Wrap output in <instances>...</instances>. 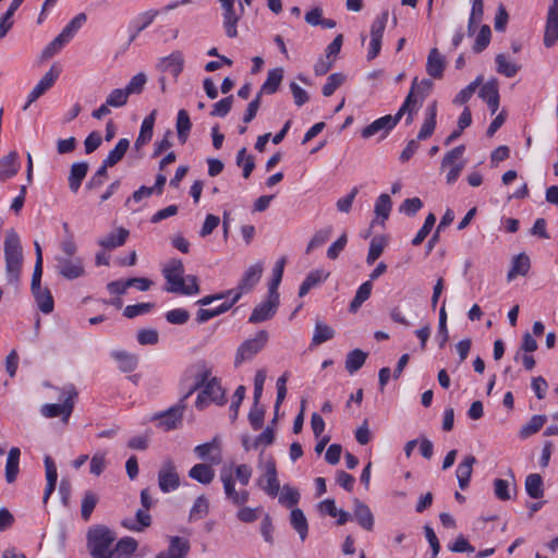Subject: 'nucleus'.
<instances>
[{"instance_id": "nucleus-34", "label": "nucleus", "mask_w": 558, "mask_h": 558, "mask_svg": "<svg viewBox=\"0 0 558 558\" xmlns=\"http://www.w3.org/2000/svg\"><path fill=\"white\" fill-rule=\"evenodd\" d=\"M111 355L118 362L119 368L124 373L133 372L137 367L138 357L135 354L118 350L113 351Z\"/></svg>"}, {"instance_id": "nucleus-1", "label": "nucleus", "mask_w": 558, "mask_h": 558, "mask_svg": "<svg viewBox=\"0 0 558 558\" xmlns=\"http://www.w3.org/2000/svg\"><path fill=\"white\" fill-rule=\"evenodd\" d=\"M196 398L195 405L197 409L203 410L210 400L219 405L226 402V392L222 389L220 381L216 377H211V371L205 365H202L195 375V384L183 396L186 400L195 390L201 389Z\"/></svg>"}, {"instance_id": "nucleus-22", "label": "nucleus", "mask_w": 558, "mask_h": 558, "mask_svg": "<svg viewBox=\"0 0 558 558\" xmlns=\"http://www.w3.org/2000/svg\"><path fill=\"white\" fill-rule=\"evenodd\" d=\"M446 66V60L437 48H432L427 56L426 72L434 78H441Z\"/></svg>"}, {"instance_id": "nucleus-20", "label": "nucleus", "mask_w": 558, "mask_h": 558, "mask_svg": "<svg viewBox=\"0 0 558 558\" xmlns=\"http://www.w3.org/2000/svg\"><path fill=\"white\" fill-rule=\"evenodd\" d=\"M189 550L190 543L187 539L173 536L170 539L168 549L159 553L156 558H184Z\"/></svg>"}, {"instance_id": "nucleus-59", "label": "nucleus", "mask_w": 558, "mask_h": 558, "mask_svg": "<svg viewBox=\"0 0 558 558\" xmlns=\"http://www.w3.org/2000/svg\"><path fill=\"white\" fill-rule=\"evenodd\" d=\"M129 95L124 88H116L106 98L107 105L112 108H121L128 104Z\"/></svg>"}, {"instance_id": "nucleus-37", "label": "nucleus", "mask_w": 558, "mask_h": 558, "mask_svg": "<svg viewBox=\"0 0 558 558\" xmlns=\"http://www.w3.org/2000/svg\"><path fill=\"white\" fill-rule=\"evenodd\" d=\"M32 293L34 295L38 308L43 313L49 314L53 311V298L47 288L43 289L41 287H38V289L32 290Z\"/></svg>"}, {"instance_id": "nucleus-52", "label": "nucleus", "mask_w": 558, "mask_h": 558, "mask_svg": "<svg viewBox=\"0 0 558 558\" xmlns=\"http://www.w3.org/2000/svg\"><path fill=\"white\" fill-rule=\"evenodd\" d=\"M497 72L505 75L506 77H513L520 70V66L509 61L505 53H498L496 56Z\"/></svg>"}, {"instance_id": "nucleus-53", "label": "nucleus", "mask_w": 558, "mask_h": 558, "mask_svg": "<svg viewBox=\"0 0 558 558\" xmlns=\"http://www.w3.org/2000/svg\"><path fill=\"white\" fill-rule=\"evenodd\" d=\"M478 96L485 102L499 99L498 81L496 78H492L488 82L484 83L480 88Z\"/></svg>"}, {"instance_id": "nucleus-13", "label": "nucleus", "mask_w": 558, "mask_h": 558, "mask_svg": "<svg viewBox=\"0 0 558 558\" xmlns=\"http://www.w3.org/2000/svg\"><path fill=\"white\" fill-rule=\"evenodd\" d=\"M221 8L223 10V27L226 34L230 38H234L238 36V22L241 19V14H238L234 8L235 0H219ZM241 12H243L244 8L240 3Z\"/></svg>"}, {"instance_id": "nucleus-61", "label": "nucleus", "mask_w": 558, "mask_h": 558, "mask_svg": "<svg viewBox=\"0 0 558 558\" xmlns=\"http://www.w3.org/2000/svg\"><path fill=\"white\" fill-rule=\"evenodd\" d=\"M389 13L388 11H383L372 23L371 25V37H376L383 39V35L386 28V24L388 22Z\"/></svg>"}, {"instance_id": "nucleus-10", "label": "nucleus", "mask_w": 558, "mask_h": 558, "mask_svg": "<svg viewBox=\"0 0 558 558\" xmlns=\"http://www.w3.org/2000/svg\"><path fill=\"white\" fill-rule=\"evenodd\" d=\"M158 486L162 493L175 490L180 486V476L171 459L165 460L160 466Z\"/></svg>"}, {"instance_id": "nucleus-27", "label": "nucleus", "mask_w": 558, "mask_h": 558, "mask_svg": "<svg viewBox=\"0 0 558 558\" xmlns=\"http://www.w3.org/2000/svg\"><path fill=\"white\" fill-rule=\"evenodd\" d=\"M436 116L437 104L434 101L426 108V119L417 134V141L427 140L433 135L436 128Z\"/></svg>"}, {"instance_id": "nucleus-14", "label": "nucleus", "mask_w": 558, "mask_h": 558, "mask_svg": "<svg viewBox=\"0 0 558 558\" xmlns=\"http://www.w3.org/2000/svg\"><path fill=\"white\" fill-rule=\"evenodd\" d=\"M400 120L398 117L387 114L385 117H381L375 121H373L371 124L365 126L361 131V136L363 138H369L378 133H383V135H387L399 122Z\"/></svg>"}, {"instance_id": "nucleus-32", "label": "nucleus", "mask_w": 558, "mask_h": 558, "mask_svg": "<svg viewBox=\"0 0 558 558\" xmlns=\"http://www.w3.org/2000/svg\"><path fill=\"white\" fill-rule=\"evenodd\" d=\"M88 171L87 162H76L71 166L69 174V187L71 192L76 193Z\"/></svg>"}, {"instance_id": "nucleus-64", "label": "nucleus", "mask_w": 558, "mask_h": 558, "mask_svg": "<svg viewBox=\"0 0 558 558\" xmlns=\"http://www.w3.org/2000/svg\"><path fill=\"white\" fill-rule=\"evenodd\" d=\"M275 441V430L271 426L266 427V429L258 435L253 441V449H258L260 447L266 448L270 446Z\"/></svg>"}, {"instance_id": "nucleus-6", "label": "nucleus", "mask_w": 558, "mask_h": 558, "mask_svg": "<svg viewBox=\"0 0 558 558\" xmlns=\"http://www.w3.org/2000/svg\"><path fill=\"white\" fill-rule=\"evenodd\" d=\"M264 267L262 263L251 265L243 274L238 286L234 289L228 290L227 294L232 295L231 301L235 304L243 294L251 292L260 280Z\"/></svg>"}, {"instance_id": "nucleus-45", "label": "nucleus", "mask_w": 558, "mask_h": 558, "mask_svg": "<svg viewBox=\"0 0 558 558\" xmlns=\"http://www.w3.org/2000/svg\"><path fill=\"white\" fill-rule=\"evenodd\" d=\"M525 490L531 498L538 499L544 495L543 480L539 474L533 473L525 478Z\"/></svg>"}, {"instance_id": "nucleus-5", "label": "nucleus", "mask_w": 558, "mask_h": 558, "mask_svg": "<svg viewBox=\"0 0 558 558\" xmlns=\"http://www.w3.org/2000/svg\"><path fill=\"white\" fill-rule=\"evenodd\" d=\"M77 392L73 386L64 387L61 390L63 403H45L40 408V413L47 418L61 416L63 423H68L74 409V399Z\"/></svg>"}, {"instance_id": "nucleus-7", "label": "nucleus", "mask_w": 558, "mask_h": 558, "mask_svg": "<svg viewBox=\"0 0 558 558\" xmlns=\"http://www.w3.org/2000/svg\"><path fill=\"white\" fill-rule=\"evenodd\" d=\"M220 480L223 485L226 499L236 507L244 506L250 499V493L246 489H236L235 480L232 475L231 466H223L220 470Z\"/></svg>"}, {"instance_id": "nucleus-47", "label": "nucleus", "mask_w": 558, "mask_h": 558, "mask_svg": "<svg viewBox=\"0 0 558 558\" xmlns=\"http://www.w3.org/2000/svg\"><path fill=\"white\" fill-rule=\"evenodd\" d=\"M130 147V141L128 138H121L117 143V145L109 151L106 160L107 166H116L119 161L122 160L125 153Z\"/></svg>"}, {"instance_id": "nucleus-57", "label": "nucleus", "mask_w": 558, "mask_h": 558, "mask_svg": "<svg viewBox=\"0 0 558 558\" xmlns=\"http://www.w3.org/2000/svg\"><path fill=\"white\" fill-rule=\"evenodd\" d=\"M385 240L383 238H373L369 243L368 254L366 256V264L373 265L376 259L383 254L385 250Z\"/></svg>"}, {"instance_id": "nucleus-21", "label": "nucleus", "mask_w": 558, "mask_h": 558, "mask_svg": "<svg viewBox=\"0 0 558 558\" xmlns=\"http://www.w3.org/2000/svg\"><path fill=\"white\" fill-rule=\"evenodd\" d=\"M476 462L477 461L474 456L468 454L458 464L456 470V476L458 480L459 487L461 489H465L469 486L473 473V466Z\"/></svg>"}, {"instance_id": "nucleus-56", "label": "nucleus", "mask_w": 558, "mask_h": 558, "mask_svg": "<svg viewBox=\"0 0 558 558\" xmlns=\"http://www.w3.org/2000/svg\"><path fill=\"white\" fill-rule=\"evenodd\" d=\"M465 150L464 145H459L451 150H449L441 160V170H445L448 167H451L453 165L463 163L462 161H459Z\"/></svg>"}, {"instance_id": "nucleus-25", "label": "nucleus", "mask_w": 558, "mask_h": 558, "mask_svg": "<svg viewBox=\"0 0 558 558\" xmlns=\"http://www.w3.org/2000/svg\"><path fill=\"white\" fill-rule=\"evenodd\" d=\"M17 158L19 155L15 150L0 158V181H7L19 172L20 163Z\"/></svg>"}, {"instance_id": "nucleus-9", "label": "nucleus", "mask_w": 558, "mask_h": 558, "mask_svg": "<svg viewBox=\"0 0 558 558\" xmlns=\"http://www.w3.org/2000/svg\"><path fill=\"white\" fill-rule=\"evenodd\" d=\"M61 73V68L59 64L53 63L49 71L45 73V75L40 78V81L36 84V86L31 90L27 97V102L23 107V110H26L34 101H36L40 96H43L46 92H48L56 81L58 80Z\"/></svg>"}, {"instance_id": "nucleus-42", "label": "nucleus", "mask_w": 558, "mask_h": 558, "mask_svg": "<svg viewBox=\"0 0 558 558\" xmlns=\"http://www.w3.org/2000/svg\"><path fill=\"white\" fill-rule=\"evenodd\" d=\"M335 329L322 320H317L314 328L312 343L319 345L335 337Z\"/></svg>"}, {"instance_id": "nucleus-54", "label": "nucleus", "mask_w": 558, "mask_h": 558, "mask_svg": "<svg viewBox=\"0 0 558 558\" xmlns=\"http://www.w3.org/2000/svg\"><path fill=\"white\" fill-rule=\"evenodd\" d=\"M98 495L92 490H88L85 493L82 505H81V515L85 521H88L97 502H98Z\"/></svg>"}, {"instance_id": "nucleus-26", "label": "nucleus", "mask_w": 558, "mask_h": 558, "mask_svg": "<svg viewBox=\"0 0 558 558\" xmlns=\"http://www.w3.org/2000/svg\"><path fill=\"white\" fill-rule=\"evenodd\" d=\"M531 268L530 257L525 253H520L513 256L511 260L510 270L507 274V280L510 282L514 280L518 276L527 275Z\"/></svg>"}, {"instance_id": "nucleus-17", "label": "nucleus", "mask_w": 558, "mask_h": 558, "mask_svg": "<svg viewBox=\"0 0 558 558\" xmlns=\"http://www.w3.org/2000/svg\"><path fill=\"white\" fill-rule=\"evenodd\" d=\"M279 306V299L274 300L268 295L267 300L258 304L252 312L248 322L252 324L260 323L271 318Z\"/></svg>"}, {"instance_id": "nucleus-58", "label": "nucleus", "mask_w": 558, "mask_h": 558, "mask_svg": "<svg viewBox=\"0 0 558 558\" xmlns=\"http://www.w3.org/2000/svg\"><path fill=\"white\" fill-rule=\"evenodd\" d=\"M209 510V504L205 496H198L195 500L191 511H190V520H199L207 515Z\"/></svg>"}, {"instance_id": "nucleus-8", "label": "nucleus", "mask_w": 558, "mask_h": 558, "mask_svg": "<svg viewBox=\"0 0 558 558\" xmlns=\"http://www.w3.org/2000/svg\"><path fill=\"white\" fill-rule=\"evenodd\" d=\"M268 333L260 330L252 339L245 340L239 348L235 354L234 364L239 366L244 361L253 359L267 343Z\"/></svg>"}, {"instance_id": "nucleus-41", "label": "nucleus", "mask_w": 558, "mask_h": 558, "mask_svg": "<svg viewBox=\"0 0 558 558\" xmlns=\"http://www.w3.org/2000/svg\"><path fill=\"white\" fill-rule=\"evenodd\" d=\"M86 14L80 13L75 17H73L66 26L62 29V32L58 35L65 44H68L76 34V32L84 25L86 22Z\"/></svg>"}, {"instance_id": "nucleus-29", "label": "nucleus", "mask_w": 558, "mask_h": 558, "mask_svg": "<svg viewBox=\"0 0 558 558\" xmlns=\"http://www.w3.org/2000/svg\"><path fill=\"white\" fill-rule=\"evenodd\" d=\"M213 464L198 463L192 466L189 471V476L201 484L208 485L215 477Z\"/></svg>"}, {"instance_id": "nucleus-11", "label": "nucleus", "mask_w": 558, "mask_h": 558, "mask_svg": "<svg viewBox=\"0 0 558 558\" xmlns=\"http://www.w3.org/2000/svg\"><path fill=\"white\" fill-rule=\"evenodd\" d=\"M183 398L181 399L179 404H175L171 407L170 409L156 414L153 420L158 421V426L161 427L163 430H171L179 427V425L182 423L183 413L185 409Z\"/></svg>"}, {"instance_id": "nucleus-63", "label": "nucleus", "mask_w": 558, "mask_h": 558, "mask_svg": "<svg viewBox=\"0 0 558 558\" xmlns=\"http://www.w3.org/2000/svg\"><path fill=\"white\" fill-rule=\"evenodd\" d=\"M391 198L388 194H380L375 204V214L377 217L387 219L391 210Z\"/></svg>"}, {"instance_id": "nucleus-36", "label": "nucleus", "mask_w": 558, "mask_h": 558, "mask_svg": "<svg viewBox=\"0 0 558 558\" xmlns=\"http://www.w3.org/2000/svg\"><path fill=\"white\" fill-rule=\"evenodd\" d=\"M21 451L19 448L13 447L9 450L5 463V480L8 483H13L19 474V462Z\"/></svg>"}, {"instance_id": "nucleus-44", "label": "nucleus", "mask_w": 558, "mask_h": 558, "mask_svg": "<svg viewBox=\"0 0 558 558\" xmlns=\"http://www.w3.org/2000/svg\"><path fill=\"white\" fill-rule=\"evenodd\" d=\"M290 523L298 532L300 538L304 541L307 536L308 524L305 514L301 509L295 508L291 511Z\"/></svg>"}, {"instance_id": "nucleus-48", "label": "nucleus", "mask_w": 558, "mask_h": 558, "mask_svg": "<svg viewBox=\"0 0 558 558\" xmlns=\"http://www.w3.org/2000/svg\"><path fill=\"white\" fill-rule=\"evenodd\" d=\"M547 421V416L546 415H533L530 421L523 425L520 429V437L521 438H527L534 434H536L537 432L541 430V428L544 426V424L546 423Z\"/></svg>"}, {"instance_id": "nucleus-4", "label": "nucleus", "mask_w": 558, "mask_h": 558, "mask_svg": "<svg viewBox=\"0 0 558 558\" xmlns=\"http://www.w3.org/2000/svg\"><path fill=\"white\" fill-rule=\"evenodd\" d=\"M117 535L102 524L89 527L87 532V548L93 558H112L114 556L113 543Z\"/></svg>"}, {"instance_id": "nucleus-49", "label": "nucleus", "mask_w": 558, "mask_h": 558, "mask_svg": "<svg viewBox=\"0 0 558 558\" xmlns=\"http://www.w3.org/2000/svg\"><path fill=\"white\" fill-rule=\"evenodd\" d=\"M233 302L230 300V301H226L223 303H221L219 306H218V310H210V308H201L198 312H197V315H196V322L198 324H204L206 323L207 320L220 315V314H223L226 313L227 311H229L232 306H233Z\"/></svg>"}, {"instance_id": "nucleus-55", "label": "nucleus", "mask_w": 558, "mask_h": 558, "mask_svg": "<svg viewBox=\"0 0 558 558\" xmlns=\"http://www.w3.org/2000/svg\"><path fill=\"white\" fill-rule=\"evenodd\" d=\"M482 83V76H477L473 82H471L466 87L461 89L454 97L453 104L463 105L470 100L472 95L478 88Z\"/></svg>"}, {"instance_id": "nucleus-18", "label": "nucleus", "mask_w": 558, "mask_h": 558, "mask_svg": "<svg viewBox=\"0 0 558 558\" xmlns=\"http://www.w3.org/2000/svg\"><path fill=\"white\" fill-rule=\"evenodd\" d=\"M258 484L263 486L269 496L275 497L278 494L280 485L277 477L276 463L272 459L266 462L265 475L258 480Z\"/></svg>"}, {"instance_id": "nucleus-62", "label": "nucleus", "mask_w": 558, "mask_h": 558, "mask_svg": "<svg viewBox=\"0 0 558 558\" xmlns=\"http://www.w3.org/2000/svg\"><path fill=\"white\" fill-rule=\"evenodd\" d=\"M147 76L144 73H137L134 75L130 82L124 87V90L128 92V95L141 94L146 85Z\"/></svg>"}, {"instance_id": "nucleus-33", "label": "nucleus", "mask_w": 558, "mask_h": 558, "mask_svg": "<svg viewBox=\"0 0 558 558\" xmlns=\"http://www.w3.org/2000/svg\"><path fill=\"white\" fill-rule=\"evenodd\" d=\"M175 129L179 142L181 144H185L192 129V122L189 112L185 109H180L178 111Z\"/></svg>"}, {"instance_id": "nucleus-35", "label": "nucleus", "mask_w": 558, "mask_h": 558, "mask_svg": "<svg viewBox=\"0 0 558 558\" xmlns=\"http://www.w3.org/2000/svg\"><path fill=\"white\" fill-rule=\"evenodd\" d=\"M157 16H158L157 10H149V11L141 13L136 17V20L133 22L134 32L131 34V36L129 38V44L134 41L135 38L138 36V34L142 33L145 28H147Z\"/></svg>"}, {"instance_id": "nucleus-50", "label": "nucleus", "mask_w": 558, "mask_h": 558, "mask_svg": "<svg viewBox=\"0 0 558 558\" xmlns=\"http://www.w3.org/2000/svg\"><path fill=\"white\" fill-rule=\"evenodd\" d=\"M415 86H416V78H414V81L412 83V87H411L404 102L402 104V106L400 107L398 112L396 113V116L400 120L402 118V116L408 112L407 124H410L413 120V117H412L413 106L416 102V98L414 96Z\"/></svg>"}, {"instance_id": "nucleus-38", "label": "nucleus", "mask_w": 558, "mask_h": 558, "mask_svg": "<svg viewBox=\"0 0 558 558\" xmlns=\"http://www.w3.org/2000/svg\"><path fill=\"white\" fill-rule=\"evenodd\" d=\"M286 263V257H281L276 262L272 269V279L271 282L269 283L268 294L274 300L279 299L278 287L282 280Z\"/></svg>"}, {"instance_id": "nucleus-23", "label": "nucleus", "mask_w": 558, "mask_h": 558, "mask_svg": "<svg viewBox=\"0 0 558 558\" xmlns=\"http://www.w3.org/2000/svg\"><path fill=\"white\" fill-rule=\"evenodd\" d=\"M129 230L125 228H117L114 231L110 232L109 234L99 238L97 240V243L99 246L104 247L105 250H113L119 246H122L126 239L129 238Z\"/></svg>"}, {"instance_id": "nucleus-39", "label": "nucleus", "mask_w": 558, "mask_h": 558, "mask_svg": "<svg viewBox=\"0 0 558 558\" xmlns=\"http://www.w3.org/2000/svg\"><path fill=\"white\" fill-rule=\"evenodd\" d=\"M283 78V69L282 68H276L268 72L267 78L264 82L260 95L263 93L265 94H274L277 92L279 85L281 84Z\"/></svg>"}, {"instance_id": "nucleus-31", "label": "nucleus", "mask_w": 558, "mask_h": 558, "mask_svg": "<svg viewBox=\"0 0 558 558\" xmlns=\"http://www.w3.org/2000/svg\"><path fill=\"white\" fill-rule=\"evenodd\" d=\"M328 277H329V272H326L323 269H317V270L311 271L304 279L302 284L300 286L299 296L300 298L305 296L311 291V289L317 287L319 283L325 281Z\"/></svg>"}, {"instance_id": "nucleus-16", "label": "nucleus", "mask_w": 558, "mask_h": 558, "mask_svg": "<svg viewBox=\"0 0 558 558\" xmlns=\"http://www.w3.org/2000/svg\"><path fill=\"white\" fill-rule=\"evenodd\" d=\"M184 58L180 50L173 51L168 57L161 58L157 64V68L161 72H167L177 78L183 71Z\"/></svg>"}, {"instance_id": "nucleus-24", "label": "nucleus", "mask_w": 558, "mask_h": 558, "mask_svg": "<svg viewBox=\"0 0 558 558\" xmlns=\"http://www.w3.org/2000/svg\"><path fill=\"white\" fill-rule=\"evenodd\" d=\"M558 40V11L548 10L545 32H544V46L547 48L553 47Z\"/></svg>"}, {"instance_id": "nucleus-12", "label": "nucleus", "mask_w": 558, "mask_h": 558, "mask_svg": "<svg viewBox=\"0 0 558 558\" xmlns=\"http://www.w3.org/2000/svg\"><path fill=\"white\" fill-rule=\"evenodd\" d=\"M58 272L68 280H74L85 275L81 257H56Z\"/></svg>"}, {"instance_id": "nucleus-51", "label": "nucleus", "mask_w": 558, "mask_h": 558, "mask_svg": "<svg viewBox=\"0 0 558 558\" xmlns=\"http://www.w3.org/2000/svg\"><path fill=\"white\" fill-rule=\"evenodd\" d=\"M137 542L133 537H122L114 545V555L117 558L129 557L137 549Z\"/></svg>"}, {"instance_id": "nucleus-15", "label": "nucleus", "mask_w": 558, "mask_h": 558, "mask_svg": "<svg viewBox=\"0 0 558 558\" xmlns=\"http://www.w3.org/2000/svg\"><path fill=\"white\" fill-rule=\"evenodd\" d=\"M194 452L201 460H208L211 464H219L222 460L220 439L214 437L211 441L198 445Z\"/></svg>"}, {"instance_id": "nucleus-19", "label": "nucleus", "mask_w": 558, "mask_h": 558, "mask_svg": "<svg viewBox=\"0 0 558 558\" xmlns=\"http://www.w3.org/2000/svg\"><path fill=\"white\" fill-rule=\"evenodd\" d=\"M353 515L357 523L366 531H372L374 527V515L369 507L355 498L353 500Z\"/></svg>"}, {"instance_id": "nucleus-30", "label": "nucleus", "mask_w": 558, "mask_h": 558, "mask_svg": "<svg viewBox=\"0 0 558 558\" xmlns=\"http://www.w3.org/2000/svg\"><path fill=\"white\" fill-rule=\"evenodd\" d=\"M156 110L147 116L141 125L140 134L135 141V148L138 150L146 145L153 137L154 124H155Z\"/></svg>"}, {"instance_id": "nucleus-28", "label": "nucleus", "mask_w": 558, "mask_h": 558, "mask_svg": "<svg viewBox=\"0 0 558 558\" xmlns=\"http://www.w3.org/2000/svg\"><path fill=\"white\" fill-rule=\"evenodd\" d=\"M44 462H45L47 485H46V489L44 493L43 501H44V504H46L56 488V484H57V480H58V472H57L56 463L50 456H46Z\"/></svg>"}, {"instance_id": "nucleus-43", "label": "nucleus", "mask_w": 558, "mask_h": 558, "mask_svg": "<svg viewBox=\"0 0 558 558\" xmlns=\"http://www.w3.org/2000/svg\"><path fill=\"white\" fill-rule=\"evenodd\" d=\"M372 290H373V284L371 281H365L363 282L353 300L351 301L350 305H349V311L351 313H356L359 311V308L362 306V304L369 299L371 294H372Z\"/></svg>"}, {"instance_id": "nucleus-2", "label": "nucleus", "mask_w": 558, "mask_h": 558, "mask_svg": "<svg viewBox=\"0 0 558 558\" xmlns=\"http://www.w3.org/2000/svg\"><path fill=\"white\" fill-rule=\"evenodd\" d=\"M162 272L168 284L166 291L183 295L199 293L197 278L192 275L184 277V266L180 259H171Z\"/></svg>"}, {"instance_id": "nucleus-46", "label": "nucleus", "mask_w": 558, "mask_h": 558, "mask_svg": "<svg viewBox=\"0 0 558 558\" xmlns=\"http://www.w3.org/2000/svg\"><path fill=\"white\" fill-rule=\"evenodd\" d=\"M366 359H367L366 352H364L360 349L352 350L351 352H349L347 354L345 369L350 374L357 372L364 365Z\"/></svg>"}, {"instance_id": "nucleus-40", "label": "nucleus", "mask_w": 558, "mask_h": 558, "mask_svg": "<svg viewBox=\"0 0 558 558\" xmlns=\"http://www.w3.org/2000/svg\"><path fill=\"white\" fill-rule=\"evenodd\" d=\"M86 14L80 13L75 17H73L66 26L62 29V32L58 35L65 44H68L76 34V32L84 25L86 22Z\"/></svg>"}, {"instance_id": "nucleus-3", "label": "nucleus", "mask_w": 558, "mask_h": 558, "mask_svg": "<svg viewBox=\"0 0 558 558\" xmlns=\"http://www.w3.org/2000/svg\"><path fill=\"white\" fill-rule=\"evenodd\" d=\"M4 259L7 281L14 290H17L23 265V251L20 236L13 229L5 234Z\"/></svg>"}, {"instance_id": "nucleus-60", "label": "nucleus", "mask_w": 558, "mask_h": 558, "mask_svg": "<svg viewBox=\"0 0 558 558\" xmlns=\"http://www.w3.org/2000/svg\"><path fill=\"white\" fill-rule=\"evenodd\" d=\"M344 75L342 73H332L328 76L326 84L323 86V95L325 97L331 96L335 90L344 83Z\"/></svg>"}]
</instances>
